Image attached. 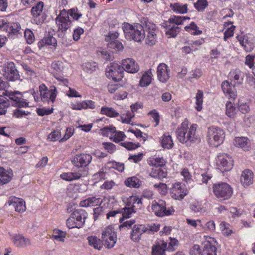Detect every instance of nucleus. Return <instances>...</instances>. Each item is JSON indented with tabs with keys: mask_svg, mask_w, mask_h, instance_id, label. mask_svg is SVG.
<instances>
[{
	"mask_svg": "<svg viewBox=\"0 0 255 255\" xmlns=\"http://www.w3.org/2000/svg\"><path fill=\"white\" fill-rule=\"evenodd\" d=\"M225 138V132L220 128L211 126L208 128L207 141L209 144L214 147H218L222 144Z\"/></svg>",
	"mask_w": 255,
	"mask_h": 255,
	"instance_id": "obj_6",
	"label": "nucleus"
},
{
	"mask_svg": "<svg viewBox=\"0 0 255 255\" xmlns=\"http://www.w3.org/2000/svg\"><path fill=\"white\" fill-rule=\"evenodd\" d=\"M134 116V114L133 113L131 112L130 111H128L126 113V117L124 118L123 116H121V119L123 123H125L127 124H129L132 118Z\"/></svg>",
	"mask_w": 255,
	"mask_h": 255,
	"instance_id": "obj_63",
	"label": "nucleus"
},
{
	"mask_svg": "<svg viewBox=\"0 0 255 255\" xmlns=\"http://www.w3.org/2000/svg\"><path fill=\"white\" fill-rule=\"evenodd\" d=\"M55 21L58 27V36L61 38L62 43L67 46V44L64 42L65 33L71 26L72 22L69 19L68 14L66 11L64 10L61 11L56 17Z\"/></svg>",
	"mask_w": 255,
	"mask_h": 255,
	"instance_id": "obj_4",
	"label": "nucleus"
},
{
	"mask_svg": "<svg viewBox=\"0 0 255 255\" xmlns=\"http://www.w3.org/2000/svg\"><path fill=\"white\" fill-rule=\"evenodd\" d=\"M236 107L231 102L226 104V114L229 117L233 118L236 113Z\"/></svg>",
	"mask_w": 255,
	"mask_h": 255,
	"instance_id": "obj_37",
	"label": "nucleus"
},
{
	"mask_svg": "<svg viewBox=\"0 0 255 255\" xmlns=\"http://www.w3.org/2000/svg\"><path fill=\"white\" fill-rule=\"evenodd\" d=\"M37 113L38 115L40 116H44V115H48L51 114L53 113V108L51 109H47L46 108H37Z\"/></svg>",
	"mask_w": 255,
	"mask_h": 255,
	"instance_id": "obj_62",
	"label": "nucleus"
},
{
	"mask_svg": "<svg viewBox=\"0 0 255 255\" xmlns=\"http://www.w3.org/2000/svg\"><path fill=\"white\" fill-rule=\"evenodd\" d=\"M126 186L129 187L138 188L140 187L141 181L137 177L133 176L126 179L125 182Z\"/></svg>",
	"mask_w": 255,
	"mask_h": 255,
	"instance_id": "obj_31",
	"label": "nucleus"
},
{
	"mask_svg": "<svg viewBox=\"0 0 255 255\" xmlns=\"http://www.w3.org/2000/svg\"><path fill=\"white\" fill-rule=\"evenodd\" d=\"M14 244L19 248H25L31 245V242L28 238H25L22 234H15L11 238Z\"/></svg>",
	"mask_w": 255,
	"mask_h": 255,
	"instance_id": "obj_19",
	"label": "nucleus"
},
{
	"mask_svg": "<svg viewBox=\"0 0 255 255\" xmlns=\"http://www.w3.org/2000/svg\"><path fill=\"white\" fill-rule=\"evenodd\" d=\"M60 177L63 180L71 181L79 179L81 177V174L77 172L63 173L61 174Z\"/></svg>",
	"mask_w": 255,
	"mask_h": 255,
	"instance_id": "obj_34",
	"label": "nucleus"
},
{
	"mask_svg": "<svg viewBox=\"0 0 255 255\" xmlns=\"http://www.w3.org/2000/svg\"><path fill=\"white\" fill-rule=\"evenodd\" d=\"M220 226L223 235L228 236L232 233V230L228 228V224H226L224 222H222Z\"/></svg>",
	"mask_w": 255,
	"mask_h": 255,
	"instance_id": "obj_55",
	"label": "nucleus"
},
{
	"mask_svg": "<svg viewBox=\"0 0 255 255\" xmlns=\"http://www.w3.org/2000/svg\"><path fill=\"white\" fill-rule=\"evenodd\" d=\"M170 7H172L174 11L177 13L184 14L187 12V5L186 4L183 5L179 3H175L171 4Z\"/></svg>",
	"mask_w": 255,
	"mask_h": 255,
	"instance_id": "obj_35",
	"label": "nucleus"
},
{
	"mask_svg": "<svg viewBox=\"0 0 255 255\" xmlns=\"http://www.w3.org/2000/svg\"><path fill=\"white\" fill-rule=\"evenodd\" d=\"M151 208L154 214L159 217L169 216L174 212L173 208L172 207H167L165 202L163 200H160L158 202L155 201H153Z\"/></svg>",
	"mask_w": 255,
	"mask_h": 255,
	"instance_id": "obj_7",
	"label": "nucleus"
},
{
	"mask_svg": "<svg viewBox=\"0 0 255 255\" xmlns=\"http://www.w3.org/2000/svg\"><path fill=\"white\" fill-rule=\"evenodd\" d=\"M120 145L129 150H130L136 149L139 147L140 146V144L139 143L135 144L131 142H121L120 143Z\"/></svg>",
	"mask_w": 255,
	"mask_h": 255,
	"instance_id": "obj_50",
	"label": "nucleus"
},
{
	"mask_svg": "<svg viewBox=\"0 0 255 255\" xmlns=\"http://www.w3.org/2000/svg\"><path fill=\"white\" fill-rule=\"evenodd\" d=\"M237 38L247 52H249L253 49V43L248 41L247 36H244L242 37L238 35Z\"/></svg>",
	"mask_w": 255,
	"mask_h": 255,
	"instance_id": "obj_32",
	"label": "nucleus"
},
{
	"mask_svg": "<svg viewBox=\"0 0 255 255\" xmlns=\"http://www.w3.org/2000/svg\"><path fill=\"white\" fill-rule=\"evenodd\" d=\"M194 5L198 11H202L207 7L208 2L206 0H198Z\"/></svg>",
	"mask_w": 255,
	"mask_h": 255,
	"instance_id": "obj_44",
	"label": "nucleus"
},
{
	"mask_svg": "<svg viewBox=\"0 0 255 255\" xmlns=\"http://www.w3.org/2000/svg\"><path fill=\"white\" fill-rule=\"evenodd\" d=\"M234 144L236 146L242 148L244 150H249L250 145L249 140L246 137H237L235 139Z\"/></svg>",
	"mask_w": 255,
	"mask_h": 255,
	"instance_id": "obj_27",
	"label": "nucleus"
},
{
	"mask_svg": "<svg viewBox=\"0 0 255 255\" xmlns=\"http://www.w3.org/2000/svg\"><path fill=\"white\" fill-rule=\"evenodd\" d=\"M151 75L152 72L151 70H149L146 72H145L139 82V85L141 87H145L149 85L151 82Z\"/></svg>",
	"mask_w": 255,
	"mask_h": 255,
	"instance_id": "obj_29",
	"label": "nucleus"
},
{
	"mask_svg": "<svg viewBox=\"0 0 255 255\" xmlns=\"http://www.w3.org/2000/svg\"><path fill=\"white\" fill-rule=\"evenodd\" d=\"M66 233L59 229H55L53 231L52 237L56 240L60 242H64Z\"/></svg>",
	"mask_w": 255,
	"mask_h": 255,
	"instance_id": "obj_38",
	"label": "nucleus"
},
{
	"mask_svg": "<svg viewBox=\"0 0 255 255\" xmlns=\"http://www.w3.org/2000/svg\"><path fill=\"white\" fill-rule=\"evenodd\" d=\"M185 20V18L184 17L174 16L170 18L168 21L171 24L174 23L175 26H178L179 25L182 24Z\"/></svg>",
	"mask_w": 255,
	"mask_h": 255,
	"instance_id": "obj_47",
	"label": "nucleus"
},
{
	"mask_svg": "<svg viewBox=\"0 0 255 255\" xmlns=\"http://www.w3.org/2000/svg\"><path fill=\"white\" fill-rule=\"evenodd\" d=\"M17 94H18V93L16 92L15 93H10L8 95V97L9 99V100L10 102V104H11L13 106H14V104H15V103H17L20 98V97H19L16 96Z\"/></svg>",
	"mask_w": 255,
	"mask_h": 255,
	"instance_id": "obj_61",
	"label": "nucleus"
},
{
	"mask_svg": "<svg viewBox=\"0 0 255 255\" xmlns=\"http://www.w3.org/2000/svg\"><path fill=\"white\" fill-rule=\"evenodd\" d=\"M197 127V125L195 124L189 128L186 123H182L181 127L176 131V136L179 141L182 143H185L188 141L194 142Z\"/></svg>",
	"mask_w": 255,
	"mask_h": 255,
	"instance_id": "obj_2",
	"label": "nucleus"
},
{
	"mask_svg": "<svg viewBox=\"0 0 255 255\" xmlns=\"http://www.w3.org/2000/svg\"><path fill=\"white\" fill-rule=\"evenodd\" d=\"M41 98L43 101H48L50 100L52 102L55 101L57 95L56 88L53 86L49 90L45 84H42L39 87Z\"/></svg>",
	"mask_w": 255,
	"mask_h": 255,
	"instance_id": "obj_13",
	"label": "nucleus"
},
{
	"mask_svg": "<svg viewBox=\"0 0 255 255\" xmlns=\"http://www.w3.org/2000/svg\"><path fill=\"white\" fill-rule=\"evenodd\" d=\"M142 24H136L134 26L128 23L125 24L123 31L127 39H132L136 42H140L145 38V31L147 32L146 43L150 46L154 45L157 39L158 30L156 25L152 22L144 19Z\"/></svg>",
	"mask_w": 255,
	"mask_h": 255,
	"instance_id": "obj_1",
	"label": "nucleus"
},
{
	"mask_svg": "<svg viewBox=\"0 0 255 255\" xmlns=\"http://www.w3.org/2000/svg\"><path fill=\"white\" fill-rule=\"evenodd\" d=\"M88 240L89 245L92 246L94 249L97 250H101L102 248L103 243L102 240L98 238L96 236H90L87 238Z\"/></svg>",
	"mask_w": 255,
	"mask_h": 255,
	"instance_id": "obj_28",
	"label": "nucleus"
},
{
	"mask_svg": "<svg viewBox=\"0 0 255 255\" xmlns=\"http://www.w3.org/2000/svg\"><path fill=\"white\" fill-rule=\"evenodd\" d=\"M154 187L162 195H165L167 192V185L165 183L160 182L159 184H155L154 185Z\"/></svg>",
	"mask_w": 255,
	"mask_h": 255,
	"instance_id": "obj_51",
	"label": "nucleus"
},
{
	"mask_svg": "<svg viewBox=\"0 0 255 255\" xmlns=\"http://www.w3.org/2000/svg\"><path fill=\"white\" fill-rule=\"evenodd\" d=\"M98 54L99 55H101L106 61H110L112 59V55L105 50L103 49L101 51H98Z\"/></svg>",
	"mask_w": 255,
	"mask_h": 255,
	"instance_id": "obj_60",
	"label": "nucleus"
},
{
	"mask_svg": "<svg viewBox=\"0 0 255 255\" xmlns=\"http://www.w3.org/2000/svg\"><path fill=\"white\" fill-rule=\"evenodd\" d=\"M3 75L9 81H14L19 79V75L13 62H8L3 67Z\"/></svg>",
	"mask_w": 255,
	"mask_h": 255,
	"instance_id": "obj_14",
	"label": "nucleus"
},
{
	"mask_svg": "<svg viewBox=\"0 0 255 255\" xmlns=\"http://www.w3.org/2000/svg\"><path fill=\"white\" fill-rule=\"evenodd\" d=\"M114 134L111 137V139L115 142L118 143L121 141L124 140L126 137V135L124 132L121 131H117L113 132Z\"/></svg>",
	"mask_w": 255,
	"mask_h": 255,
	"instance_id": "obj_43",
	"label": "nucleus"
},
{
	"mask_svg": "<svg viewBox=\"0 0 255 255\" xmlns=\"http://www.w3.org/2000/svg\"><path fill=\"white\" fill-rule=\"evenodd\" d=\"M60 137V132L59 131L55 130L48 135V139L51 141L54 142L59 139Z\"/></svg>",
	"mask_w": 255,
	"mask_h": 255,
	"instance_id": "obj_54",
	"label": "nucleus"
},
{
	"mask_svg": "<svg viewBox=\"0 0 255 255\" xmlns=\"http://www.w3.org/2000/svg\"><path fill=\"white\" fill-rule=\"evenodd\" d=\"M203 94L202 91L199 90L196 95V104L197 106L196 109L197 111H200L202 108V105L203 103Z\"/></svg>",
	"mask_w": 255,
	"mask_h": 255,
	"instance_id": "obj_41",
	"label": "nucleus"
},
{
	"mask_svg": "<svg viewBox=\"0 0 255 255\" xmlns=\"http://www.w3.org/2000/svg\"><path fill=\"white\" fill-rule=\"evenodd\" d=\"M10 105V101L6 97L0 95V115H5L7 108Z\"/></svg>",
	"mask_w": 255,
	"mask_h": 255,
	"instance_id": "obj_30",
	"label": "nucleus"
},
{
	"mask_svg": "<svg viewBox=\"0 0 255 255\" xmlns=\"http://www.w3.org/2000/svg\"><path fill=\"white\" fill-rule=\"evenodd\" d=\"M102 145L105 149L110 153H112L116 150V146L112 143L103 142Z\"/></svg>",
	"mask_w": 255,
	"mask_h": 255,
	"instance_id": "obj_53",
	"label": "nucleus"
},
{
	"mask_svg": "<svg viewBox=\"0 0 255 255\" xmlns=\"http://www.w3.org/2000/svg\"><path fill=\"white\" fill-rule=\"evenodd\" d=\"M43 2L40 1L37 2L36 5L32 8L31 12L32 15L33 23L37 25H41L45 20L46 15L43 11Z\"/></svg>",
	"mask_w": 255,
	"mask_h": 255,
	"instance_id": "obj_10",
	"label": "nucleus"
},
{
	"mask_svg": "<svg viewBox=\"0 0 255 255\" xmlns=\"http://www.w3.org/2000/svg\"><path fill=\"white\" fill-rule=\"evenodd\" d=\"M122 68L123 70L130 73H135L139 70L138 64L132 58H127L123 60L122 63Z\"/></svg>",
	"mask_w": 255,
	"mask_h": 255,
	"instance_id": "obj_17",
	"label": "nucleus"
},
{
	"mask_svg": "<svg viewBox=\"0 0 255 255\" xmlns=\"http://www.w3.org/2000/svg\"><path fill=\"white\" fill-rule=\"evenodd\" d=\"M161 140V144L164 148L170 149L173 146V142L170 135L164 134Z\"/></svg>",
	"mask_w": 255,
	"mask_h": 255,
	"instance_id": "obj_36",
	"label": "nucleus"
},
{
	"mask_svg": "<svg viewBox=\"0 0 255 255\" xmlns=\"http://www.w3.org/2000/svg\"><path fill=\"white\" fill-rule=\"evenodd\" d=\"M170 193L171 197L176 200L183 199L187 194L184 185L179 183H175L173 184Z\"/></svg>",
	"mask_w": 255,
	"mask_h": 255,
	"instance_id": "obj_16",
	"label": "nucleus"
},
{
	"mask_svg": "<svg viewBox=\"0 0 255 255\" xmlns=\"http://www.w3.org/2000/svg\"><path fill=\"white\" fill-rule=\"evenodd\" d=\"M0 29L1 30L5 31L8 34L9 37H13V36H21L24 29H23L20 24L18 22H6L2 21L0 24Z\"/></svg>",
	"mask_w": 255,
	"mask_h": 255,
	"instance_id": "obj_8",
	"label": "nucleus"
},
{
	"mask_svg": "<svg viewBox=\"0 0 255 255\" xmlns=\"http://www.w3.org/2000/svg\"><path fill=\"white\" fill-rule=\"evenodd\" d=\"M102 202L101 198L92 197L81 201L80 205L81 207L95 206L101 204Z\"/></svg>",
	"mask_w": 255,
	"mask_h": 255,
	"instance_id": "obj_26",
	"label": "nucleus"
},
{
	"mask_svg": "<svg viewBox=\"0 0 255 255\" xmlns=\"http://www.w3.org/2000/svg\"><path fill=\"white\" fill-rule=\"evenodd\" d=\"M164 27L166 29L165 34L169 35V37H175L180 31V28L175 26L174 23H170L168 21H166L164 23Z\"/></svg>",
	"mask_w": 255,
	"mask_h": 255,
	"instance_id": "obj_23",
	"label": "nucleus"
},
{
	"mask_svg": "<svg viewBox=\"0 0 255 255\" xmlns=\"http://www.w3.org/2000/svg\"><path fill=\"white\" fill-rule=\"evenodd\" d=\"M24 36L27 42L29 44L33 43L35 40V37L33 32L29 29H26L24 30Z\"/></svg>",
	"mask_w": 255,
	"mask_h": 255,
	"instance_id": "obj_45",
	"label": "nucleus"
},
{
	"mask_svg": "<svg viewBox=\"0 0 255 255\" xmlns=\"http://www.w3.org/2000/svg\"><path fill=\"white\" fill-rule=\"evenodd\" d=\"M217 163L221 170L223 172L230 171L233 166L232 158L226 154H222L218 156Z\"/></svg>",
	"mask_w": 255,
	"mask_h": 255,
	"instance_id": "obj_15",
	"label": "nucleus"
},
{
	"mask_svg": "<svg viewBox=\"0 0 255 255\" xmlns=\"http://www.w3.org/2000/svg\"><path fill=\"white\" fill-rule=\"evenodd\" d=\"M101 239L107 248L113 247L117 241V235L112 226H109L102 231Z\"/></svg>",
	"mask_w": 255,
	"mask_h": 255,
	"instance_id": "obj_9",
	"label": "nucleus"
},
{
	"mask_svg": "<svg viewBox=\"0 0 255 255\" xmlns=\"http://www.w3.org/2000/svg\"><path fill=\"white\" fill-rule=\"evenodd\" d=\"M92 160V157L90 154L82 153L75 155L71 160L75 167L79 168L88 166Z\"/></svg>",
	"mask_w": 255,
	"mask_h": 255,
	"instance_id": "obj_12",
	"label": "nucleus"
},
{
	"mask_svg": "<svg viewBox=\"0 0 255 255\" xmlns=\"http://www.w3.org/2000/svg\"><path fill=\"white\" fill-rule=\"evenodd\" d=\"M104 135H107L109 132L113 133L116 131V128L113 126H106L101 129Z\"/></svg>",
	"mask_w": 255,
	"mask_h": 255,
	"instance_id": "obj_56",
	"label": "nucleus"
},
{
	"mask_svg": "<svg viewBox=\"0 0 255 255\" xmlns=\"http://www.w3.org/2000/svg\"><path fill=\"white\" fill-rule=\"evenodd\" d=\"M51 67L56 73H59L63 71V63L60 61H55L51 64Z\"/></svg>",
	"mask_w": 255,
	"mask_h": 255,
	"instance_id": "obj_49",
	"label": "nucleus"
},
{
	"mask_svg": "<svg viewBox=\"0 0 255 255\" xmlns=\"http://www.w3.org/2000/svg\"><path fill=\"white\" fill-rule=\"evenodd\" d=\"M68 15H70L74 20H77L82 16V14L78 12L77 9H71L69 10Z\"/></svg>",
	"mask_w": 255,
	"mask_h": 255,
	"instance_id": "obj_64",
	"label": "nucleus"
},
{
	"mask_svg": "<svg viewBox=\"0 0 255 255\" xmlns=\"http://www.w3.org/2000/svg\"><path fill=\"white\" fill-rule=\"evenodd\" d=\"M8 203L9 206L14 208L17 212H21L26 210L25 202L22 199L12 196L9 198Z\"/></svg>",
	"mask_w": 255,
	"mask_h": 255,
	"instance_id": "obj_18",
	"label": "nucleus"
},
{
	"mask_svg": "<svg viewBox=\"0 0 255 255\" xmlns=\"http://www.w3.org/2000/svg\"><path fill=\"white\" fill-rule=\"evenodd\" d=\"M148 163L150 166L161 167L164 165L165 162L162 158H156L148 160Z\"/></svg>",
	"mask_w": 255,
	"mask_h": 255,
	"instance_id": "obj_40",
	"label": "nucleus"
},
{
	"mask_svg": "<svg viewBox=\"0 0 255 255\" xmlns=\"http://www.w3.org/2000/svg\"><path fill=\"white\" fill-rule=\"evenodd\" d=\"M212 188L214 195L220 201L229 200L233 195V188L226 182L215 183Z\"/></svg>",
	"mask_w": 255,
	"mask_h": 255,
	"instance_id": "obj_5",
	"label": "nucleus"
},
{
	"mask_svg": "<svg viewBox=\"0 0 255 255\" xmlns=\"http://www.w3.org/2000/svg\"><path fill=\"white\" fill-rule=\"evenodd\" d=\"M152 255H164V249L160 245H156L152 248Z\"/></svg>",
	"mask_w": 255,
	"mask_h": 255,
	"instance_id": "obj_58",
	"label": "nucleus"
},
{
	"mask_svg": "<svg viewBox=\"0 0 255 255\" xmlns=\"http://www.w3.org/2000/svg\"><path fill=\"white\" fill-rule=\"evenodd\" d=\"M101 112L103 114H105L107 116L111 117H116L119 115L117 113L113 108L109 107H102Z\"/></svg>",
	"mask_w": 255,
	"mask_h": 255,
	"instance_id": "obj_39",
	"label": "nucleus"
},
{
	"mask_svg": "<svg viewBox=\"0 0 255 255\" xmlns=\"http://www.w3.org/2000/svg\"><path fill=\"white\" fill-rule=\"evenodd\" d=\"M235 26H232L231 27L228 28L224 33V40L226 41L228 38L232 37L234 34Z\"/></svg>",
	"mask_w": 255,
	"mask_h": 255,
	"instance_id": "obj_59",
	"label": "nucleus"
},
{
	"mask_svg": "<svg viewBox=\"0 0 255 255\" xmlns=\"http://www.w3.org/2000/svg\"><path fill=\"white\" fill-rule=\"evenodd\" d=\"M216 250L217 248L215 246L208 244L205 247L204 251L206 255H217Z\"/></svg>",
	"mask_w": 255,
	"mask_h": 255,
	"instance_id": "obj_48",
	"label": "nucleus"
},
{
	"mask_svg": "<svg viewBox=\"0 0 255 255\" xmlns=\"http://www.w3.org/2000/svg\"><path fill=\"white\" fill-rule=\"evenodd\" d=\"M160 225L152 223L147 224L146 226L144 225H134L132 232L131 233V239L134 242H138L141 238V236L144 233H147L149 234H152L155 232L159 230Z\"/></svg>",
	"mask_w": 255,
	"mask_h": 255,
	"instance_id": "obj_3",
	"label": "nucleus"
},
{
	"mask_svg": "<svg viewBox=\"0 0 255 255\" xmlns=\"http://www.w3.org/2000/svg\"><path fill=\"white\" fill-rule=\"evenodd\" d=\"M84 33V30L81 27H78L74 30L73 38L74 41H77L80 38V36Z\"/></svg>",
	"mask_w": 255,
	"mask_h": 255,
	"instance_id": "obj_52",
	"label": "nucleus"
},
{
	"mask_svg": "<svg viewBox=\"0 0 255 255\" xmlns=\"http://www.w3.org/2000/svg\"><path fill=\"white\" fill-rule=\"evenodd\" d=\"M235 85H233L234 89ZM222 89L225 94L228 95L230 99L234 100L237 97V94L234 89L231 88V84H230L227 81H224L221 84Z\"/></svg>",
	"mask_w": 255,
	"mask_h": 255,
	"instance_id": "obj_25",
	"label": "nucleus"
},
{
	"mask_svg": "<svg viewBox=\"0 0 255 255\" xmlns=\"http://www.w3.org/2000/svg\"><path fill=\"white\" fill-rule=\"evenodd\" d=\"M66 225L69 229L75 227L79 228V227L77 225V223L76 222L75 219L72 218V214H71L70 217L67 220Z\"/></svg>",
	"mask_w": 255,
	"mask_h": 255,
	"instance_id": "obj_57",
	"label": "nucleus"
},
{
	"mask_svg": "<svg viewBox=\"0 0 255 255\" xmlns=\"http://www.w3.org/2000/svg\"><path fill=\"white\" fill-rule=\"evenodd\" d=\"M170 70L167 65L164 63L160 64L157 70V77L159 80L162 82H166L170 77L169 72Z\"/></svg>",
	"mask_w": 255,
	"mask_h": 255,
	"instance_id": "obj_20",
	"label": "nucleus"
},
{
	"mask_svg": "<svg viewBox=\"0 0 255 255\" xmlns=\"http://www.w3.org/2000/svg\"><path fill=\"white\" fill-rule=\"evenodd\" d=\"M240 181L242 185L247 187L253 183V173L249 169H246L242 171L241 175Z\"/></svg>",
	"mask_w": 255,
	"mask_h": 255,
	"instance_id": "obj_22",
	"label": "nucleus"
},
{
	"mask_svg": "<svg viewBox=\"0 0 255 255\" xmlns=\"http://www.w3.org/2000/svg\"><path fill=\"white\" fill-rule=\"evenodd\" d=\"M109 48L120 51L123 49V46L121 42L118 40H113L109 42L107 44Z\"/></svg>",
	"mask_w": 255,
	"mask_h": 255,
	"instance_id": "obj_42",
	"label": "nucleus"
},
{
	"mask_svg": "<svg viewBox=\"0 0 255 255\" xmlns=\"http://www.w3.org/2000/svg\"><path fill=\"white\" fill-rule=\"evenodd\" d=\"M57 43L56 39L53 36H48L44 37L38 43V47L41 49L45 45H53L55 46Z\"/></svg>",
	"mask_w": 255,
	"mask_h": 255,
	"instance_id": "obj_33",
	"label": "nucleus"
},
{
	"mask_svg": "<svg viewBox=\"0 0 255 255\" xmlns=\"http://www.w3.org/2000/svg\"><path fill=\"white\" fill-rule=\"evenodd\" d=\"M124 71L122 67L117 63H111L106 71V75L108 78H112L115 82H118L123 77Z\"/></svg>",
	"mask_w": 255,
	"mask_h": 255,
	"instance_id": "obj_11",
	"label": "nucleus"
},
{
	"mask_svg": "<svg viewBox=\"0 0 255 255\" xmlns=\"http://www.w3.org/2000/svg\"><path fill=\"white\" fill-rule=\"evenodd\" d=\"M72 217L75 219L77 225L81 227L85 223L87 217V212L82 209L77 210L72 212Z\"/></svg>",
	"mask_w": 255,
	"mask_h": 255,
	"instance_id": "obj_21",
	"label": "nucleus"
},
{
	"mask_svg": "<svg viewBox=\"0 0 255 255\" xmlns=\"http://www.w3.org/2000/svg\"><path fill=\"white\" fill-rule=\"evenodd\" d=\"M12 176L13 173L11 170H6L3 167H0V185L9 182Z\"/></svg>",
	"mask_w": 255,
	"mask_h": 255,
	"instance_id": "obj_24",
	"label": "nucleus"
},
{
	"mask_svg": "<svg viewBox=\"0 0 255 255\" xmlns=\"http://www.w3.org/2000/svg\"><path fill=\"white\" fill-rule=\"evenodd\" d=\"M83 69L87 72L91 73L96 70L97 64L94 62L85 63L83 65Z\"/></svg>",
	"mask_w": 255,
	"mask_h": 255,
	"instance_id": "obj_46",
	"label": "nucleus"
}]
</instances>
